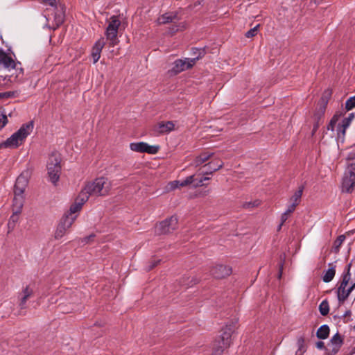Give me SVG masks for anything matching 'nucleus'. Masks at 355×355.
<instances>
[{
    "label": "nucleus",
    "mask_w": 355,
    "mask_h": 355,
    "mask_svg": "<svg viewBox=\"0 0 355 355\" xmlns=\"http://www.w3.org/2000/svg\"><path fill=\"white\" fill-rule=\"evenodd\" d=\"M355 288V282L349 286L350 291L352 292Z\"/></svg>",
    "instance_id": "54"
},
{
    "label": "nucleus",
    "mask_w": 355,
    "mask_h": 355,
    "mask_svg": "<svg viewBox=\"0 0 355 355\" xmlns=\"http://www.w3.org/2000/svg\"><path fill=\"white\" fill-rule=\"evenodd\" d=\"M20 213H15V211H13L12 215L10 216L8 223V226L10 229H13L15 223L17 222L19 219V214Z\"/></svg>",
    "instance_id": "34"
},
{
    "label": "nucleus",
    "mask_w": 355,
    "mask_h": 355,
    "mask_svg": "<svg viewBox=\"0 0 355 355\" xmlns=\"http://www.w3.org/2000/svg\"><path fill=\"white\" fill-rule=\"evenodd\" d=\"M319 127V121H318L313 126V133H314Z\"/></svg>",
    "instance_id": "53"
},
{
    "label": "nucleus",
    "mask_w": 355,
    "mask_h": 355,
    "mask_svg": "<svg viewBox=\"0 0 355 355\" xmlns=\"http://www.w3.org/2000/svg\"><path fill=\"white\" fill-rule=\"evenodd\" d=\"M304 190V186H301L299 187L298 190L296 191L294 194L290 198V202L294 203L296 205H298Z\"/></svg>",
    "instance_id": "29"
},
{
    "label": "nucleus",
    "mask_w": 355,
    "mask_h": 355,
    "mask_svg": "<svg viewBox=\"0 0 355 355\" xmlns=\"http://www.w3.org/2000/svg\"><path fill=\"white\" fill-rule=\"evenodd\" d=\"M87 200L88 196L81 191L74 203L70 207L69 211L64 215L77 216L76 214L81 209L82 206Z\"/></svg>",
    "instance_id": "14"
},
{
    "label": "nucleus",
    "mask_w": 355,
    "mask_h": 355,
    "mask_svg": "<svg viewBox=\"0 0 355 355\" xmlns=\"http://www.w3.org/2000/svg\"><path fill=\"white\" fill-rule=\"evenodd\" d=\"M46 7L44 17L48 22L53 21V28H58L64 20V7L60 0H43Z\"/></svg>",
    "instance_id": "1"
},
{
    "label": "nucleus",
    "mask_w": 355,
    "mask_h": 355,
    "mask_svg": "<svg viewBox=\"0 0 355 355\" xmlns=\"http://www.w3.org/2000/svg\"><path fill=\"white\" fill-rule=\"evenodd\" d=\"M354 118V114L350 113L349 116L345 118L340 124H338L336 128L338 137H344L347 128L349 126L352 121Z\"/></svg>",
    "instance_id": "20"
},
{
    "label": "nucleus",
    "mask_w": 355,
    "mask_h": 355,
    "mask_svg": "<svg viewBox=\"0 0 355 355\" xmlns=\"http://www.w3.org/2000/svg\"><path fill=\"white\" fill-rule=\"evenodd\" d=\"M260 204L259 200H254L253 202H247L243 204L244 208H250V207H254L259 206Z\"/></svg>",
    "instance_id": "41"
},
{
    "label": "nucleus",
    "mask_w": 355,
    "mask_h": 355,
    "mask_svg": "<svg viewBox=\"0 0 355 355\" xmlns=\"http://www.w3.org/2000/svg\"><path fill=\"white\" fill-rule=\"evenodd\" d=\"M94 237V234H91L89 236L84 238V242L88 243Z\"/></svg>",
    "instance_id": "52"
},
{
    "label": "nucleus",
    "mask_w": 355,
    "mask_h": 355,
    "mask_svg": "<svg viewBox=\"0 0 355 355\" xmlns=\"http://www.w3.org/2000/svg\"><path fill=\"white\" fill-rule=\"evenodd\" d=\"M297 344H298L299 348H298L297 351L296 352V355H302L305 352V349L304 347V339L303 338L299 339L297 341Z\"/></svg>",
    "instance_id": "38"
},
{
    "label": "nucleus",
    "mask_w": 355,
    "mask_h": 355,
    "mask_svg": "<svg viewBox=\"0 0 355 355\" xmlns=\"http://www.w3.org/2000/svg\"><path fill=\"white\" fill-rule=\"evenodd\" d=\"M30 177V173L28 171H23L17 178L14 187V191L24 193Z\"/></svg>",
    "instance_id": "15"
},
{
    "label": "nucleus",
    "mask_w": 355,
    "mask_h": 355,
    "mask_svg": "<svg viewBox=\"0 0 355 355\" xmlns=\"http://www.w3.org/2000/svg\"><path fill=\"white\" fill-rule=\"evenodd\" d=\"M178 184H179V180H175V181L170 182L167 185V189L168 191L174 190V189L180 187Z\"/></svg>",
    "instance_id": "39"
},
{
    "label": "nucleus",
    "mask_w": 355,
    "mask_h": 355,
    "mask_svg": "<svg viewBox=\"0 0 355 355\" xmlns=\"http://www.w3.org/2000/svg\"><path fill=\"white\" fill-rule=\"evenodd\" d=\"M25 201L24 193L14 191L12 202V211L15 213H21Z\"/></svg>",
    "instance_id": "19"
},
{
    "label": "nucleus",
    "mask_w": 355,
    "mask_h": 355,
    "mask_svg": "<svg viewBox=\"0 0 355 355\" xmlns=\"http://www.w3.org/2000/svg\"><path fill=\"white\" fill-rule=\"evenodd\" d=\"M108 24L105 29V35L110 46L116 45L118 40V32L121 25V21L118 16L113 15L108 20Z\"/></svg>",
    "instance_id": "6"
},
{
    "label": "nucleus",
    "mask_w": 355,
    "mask_h": 355,
    "mask_svg": "<svg viewBox=\"0 0 355 355\" xmlns=\"http://www.w3.org/2000/svg\"><path fill=\"white\" fill-rule=\"evenodd\" d=\"M288 214H287L286 211H285L284 213H283V214H282V217H281V221H282V223H281V224H280V225H279V230H280V229H281L282 225L284 224V223L287 220V218H288Z\"/></svg>",
    "instance_id": "46"
},
{
    "label": "nucleus",
    "mask_w": 355,
    "mask_h": 355,
    "mask_svg": "<svg viewBox=\"0 0 355 355\" xmlns=\"http://www.w3.org/2000/svg\"><path fill=\"white\" fill-rule=\"evenodd\" d=\"M160 262V259H154L153 260L150 265L148 266V270H150L154 268L157 264Z\"/></svg>",
    "instance_id": "45"
},
{
    "label": "nucleus",
    "mask_w": 355,
    "mask_h": 355,
    "mask_svg": "<svg viewBox=\"0 0 355 355\" xmlns=\"http://www.w3.org/2000/svg\"><path fill=\"white\" fill-rule=\"evenodd\" d=\"M331 94H332V92L329 89L324 90V92H323L322 96L320 98V104H321L320 110L318 113L315 114V117H317L318 120L320 119V118L324 115V111L326 109V106L328 103V101H329Z\"/></svg>",
    "instance_id": "21"
},
{
    "label": "nucleus",
    "mask_w": 355,
    "mask_h": 355,
    "mask_svg": "<svg viewBox=\"0 0 355 355\" xmlns=\"http://www.w3.org/2000/svg\"><path fill=\"white\" fill-rule=\"evenodd\" d=\"M297 206V205H296L295 204L291 202V204L288 206V208L285 211L287 214H290L295 211Z\"/></svg>",
    "instance_id": "44"
},
{
    "label": "nucleus",
    "mask_w": 355,
    "mask_h": 355,
    "mask_svg": "<svg viewBox=\"0 0 355 355\" xmlns=\"http://www.w3.org/2000/svg\"><path fill=\"white\" fill-rule=\"evenodd\" d=\"M76 219V216L64 215L60 220L55 232L56 239H61L71 227Z\"/></svg>",
    "instance_id": "9"
},
{
    "label": "nucleus",
    "mask_w": 355,
    "mask_h": 355,
    "mask_svg": "<svg viewBox=\"0 0 355 355\" xmlns=\"http://www.w3.org/2000/svg\"><path fill=\"white\" fill-rule=\"evenodd\" d=\"M329 327L327 324H323L319 327L316 332V336L319 339H326L329 335Z\"/></svg>",
    "instance_id": "28"
},
{
    "label": "nucleus",
    "mask_w": 355,
    "mask_h": 355,
    "mask_svg": "<svg viewBox=\"0 0 355 355\" xmlns=\"http://www.w3.org/2000/svg\"><path fill=\"white\" fill-rule=\"evenodd\" d=\"M214 155L213 153H210L208 151H205L201 153L198 156H197L193 160V165L195 167H198L202 164L203 163L208 161L212 156Z\"/></svg>",
    "instance_id": "25"
},
{
    "label": "nucleus",
    "mask_w": 355,
    "mask_h": 355,
    "mask_svg": "<svg viewBox=\"0 0 355 355\" xmlns=\"http://www.w3.org/2000/svg\"><path fill=\"white\" fill-rule=\"evenodd\" d=\"M203 54V51H201L199 55L193 58H185L184 60L178 59L173 62V66L171 70L173 74H178L183 71L191 68L195 64L196 60H199Z\"/></svg>",
    "instance_id": "8"
},
{
    "label": "nucleus",
    "mask_w": 355,
    "mask_h": 355,
    "mask_svg": "<svg viewBox=\"0 0 355 355\" xmlns=\"http://www.w3.org/2000/svg\"><path fill=\"white\" fill-rule=\"evenodd\" d=\"M347 160H354V159H355V150H352V151H350L347 154Z\"/></svg>",
    "instance_id": "47"
},
{
    "label": "nucleus",
    "mask_w": 355,
    "mask_h": 355,
    "mask_svg": "<svg viewBox=\"0 0 355 355\" xmlns=\"http://www.w3.org/2000/svg\"><path fill=\"white\" fill-rule=\"evenodd\" d=\"M350 313H350V311H346V312H345V313L344 316L349 315H350Z\"/></svg>",
    "instance_id": "55"
},
{
    "label": "nucleus",
    "mask_w": 355,
    "mask_h": 355,
    "mask_svg": "<svg viewBox=\"0 0 355 355\" xmlns=\"http://www.w3.org/2000/svg\"><path fill=\"white\" fill-rule=\"evenodd\" d=\"M179 30V27L178 26H173V27L170 28L171 33H175Z\"/></svg>",
    "instance_id": "51"
},
{
    "label": "nucleus",
    "mask_w": 355,
    "mask_h": 355,
    "mask_svg": "<svg viewBox=\"0 0 355 355\" xmlns=\"http://www.w3.org/2000/svg\"><path fill=\"white\" fill-rule=\"evenodd\" d=\"M174 123L172 121H166L165 123H159L155 128L154 131L157 134H165L171 132L174 129Z\"/></svg>",
    "instance_id": "24"
},
{
    "label": "nucleus",
    "mask_w": 355,
    "mask_h": 355,
    "mask_svg": "<svg viewBox=\"0 0 355 355\" xmlns=\"http://www.w3.org/2000/svg\"><path fill=\"white\" fill-rule=\"evenodd\" d=\"M178 227V218L171 216L167 218L156 226V232L158 234H169Z\"/></svg>",
    "instance_id": "10"
},
{
    "label": "nucleus",
    "mask_w": 355,
    "mask_h": 355,
    "mask_svg": "<svg viewBox=\"0 0 355 355\" xmlns=\"http://www.w3.org/2000/svg\"><path fill=\"white\" fill-rule=\"evenodd\" d=\"M355 187V163H348L342 179V191L350 193Z\"/></svg>",
    "instance_id": "7"
},
{
    "label": "nucleus",
    "mask_w": 355,
    "mask_h": 355,
    "mask_svg": "<svg viewBox=\"0 0 355 355\" xmlns=\"http://www.w3.org/2000/svg\"><path fill=\"white\" fill-rule=\"evenodd\" d=\"M223 166V162L220 159H214L211 162L205 164L203 168L206 170L202 171V174L208 175L212 174L213 172L216 171L221 168Z\"/></svg>",
    "instance_id": "23"
},
{
    "label": "nucleus",
    "mask_w": 355,
    "mask_h": 355,
    "mask_svg": "<svg viewBox=\"0 0 355 355\" xmlns=\"http://www.w3.org/2000/svg\"><path fill=\"white\" fill-rule=\"evenodd\" d=\"M196 182V179L194 178V175H190V176H188L186 179H184V180H182V181H180L179 180V187H185V186H187L189 184H193L194 185V183Z\"/></svg>",
    "instance_id": "33"
},
{
    "label": "nucleus",
    "mask_w": 355,
    "mask_h": 355,
    "mask_svg": "<svg viewBox=\"0 0 355 355\" xmlns=\"http://www.w3.org/2000/svg\"><path fill=\"white\" fill-rule=\"evenodd\" d=\"M15 62L10 55L0 48V66L10 71L12 67H15Z\"/></svg>",
    "instance_id": "17"
},
{
    "label": "nucleus",
    "mask_w": 355,
    "mask_h": 355,
    "mask_svg": "<svg viewBox=\"0 0 355 355\" xmlns=\"http://www.w3.org/2000/svg\"><path fill=\"white\" fill-rule=\"evenodd\" d=\"M209 179H210V178H209V177H205V178H200L199 180L196 179V182L194 183V187L202 186L204 181L209 180Z\"/></svg>",
    "instance_id": "43"
},
{
    "label": "nucleus",
    "mask_w": 355,
    "mask_h": 355,
    "mask_svg": "<svg viewBox=\"0 0 355 355\" xmlns=\"http://www.w3.org/2000/svg\"><path fill=\"white\" fill-rule=\"evenodd\" d=\"M355 107V96L349 98L345 102V109L349 111Z\"/></svg>",
    "instance_id": "36"
},
{
    "label": "nucleus",
    "mask_w": 355,
    "mask_h": 355,
    "mask_svg": "<svg viewBox=\"0 0 355 355\" xmlns=\"http://www.w3.org/2000/svg\"><path fill=\"white\" fill-rule=\"evenodd\" d=\"M343 343V340L340 335L338 333L336 334L329 340L328 347L326 349V354L336 355L339 352Z\"/></svg>",
    "instance_id": "12"
},
{
    "label": "nucleus",
    "mask_w": 355,
    "mask_h": 355,
    "mask_svg": "<svg viewBox=\"0 0 355 355\" xmlns=\"http://www.w3.org/2000/svg\"><path fill=\"white\" fill-rule=\"evenodd\" d=\"M259 27V25L258 24L256 26H254V28H252L250 30H249L248 31H247L245 33V37L248 38H250V37L255 36L257 34Z\"/></svg>",
    "instance_id": "37"
},
{
    "label": "nucleus",
    "mask_w": 355,
    "mask_h": 355,
    "mask_svg": "<svg viewBox=\"0 0 355 355\" xmlns=\"http://www.w3.org/2000/svg\"><path fill=\"white\" fill-rule=\"evenodd\" d=\"M111 184L105 178L101 177L88 183L82 190L83 193L89 196H106L110 190Z\"/></svg>",
    "instance_id": "4"
},
{
    "label": "nucleus",
    "mask_w": 355,
    "mask_h": 355,
    "mask_svg": "<svg viewBox=\"0 0 355 355\" xmlns=\"http://www.w3.org/2000/svg\"><path fill=\"white\" fill-rule=\"evenodd\" d=\"M177 18V15L173 13H165L160 16L158 19V24H165L167 23L173 22Z\"/></svg>",
    "instance_id": "27"
},
{
    "label": "nucleus",
    "mask_w": 355,
    "mask_h": 355,
    "mask_svg": "<svg viewBox=\"0 0 355 355\" xmlns=\"http://www.w3.org/2000/svg\"><path fill=\"white\" fill-rule=\"evenodd\" d=\"M315 346L319 349H325L326 350V349H327L324 346V343L322 341L317 342L315 344Z\"/></svg>",
    "instance_id": "49"
},
{
    "label": "nucleus",
    "mask_w": 355,
    "mask_h": 355,
    "mask_svg": "<svg viewBox=\"0 0 355 355\" xmlns=\"http://www.w3.org/2000/svg\"><path fill=\"white\" fill-rule=\"evenodd\" d=\"M105 44V42H104V40L100 39L96 42L94 46L92 47L91 55L94 64L99 60L102 49H103Z\"/></svg>",
    "instance_id": "22"
},
{
    "label": "nucleus",
    "mask_w": 355,
    "mask_h": 355,
    "mask_svg": "<svg viewBox=\"0 0 355 355\" xmlns=\"http://www.w3.org/2000/svg\"><path fill=\"white\" fill-rule=\"evenodd\" d=\"M8 123L7 116L5 114L0 115V130H1Z\"/></svg>",
    "instance_id": "42"
},
{
    "label": "nucleus",
    "mask_w": 355,
    "mask_h": 355,
    "mask_svg": "<svg viewBox=\"0 0 355 355\" xmlns=\"http://www.w3.org/2000/svg\"><path fill=\"white\" fill-rule=\"evenodd\" d=\"M12 96H13V92H5L3 94H0V96H3V97H11Z\"/></svg>",
    "instance_id": "50"
},
{
    "label": "nucleus",
    "mask_w": 355,
    "mask_h": 355,
    "mask_svg": "<svg viewBox=\"0 0 355 355\" xmlns=\"http://www.w3.org/2000/svg\"><path fill=\"white\" fill-rule=\"evenodd\" d=\"M349 279L347 275H343L342 281L337 290V297L340 303H343L351 293L349 287H347Z\"/></svg>",
    "instance_id": "11"
},
{
    "label": "nucleus",
    "mask_w": 355,
    "mask_h": 355,
    "mask_svg": "<svg viewBox=\"0 0 355 355\" xmlns=\"http://www.w3.org/2000/svg\"><path fill=\"white\" fill-rule=\"evenodd\" d=\"M130 148L132 151L139 153H148L150 154H155L158 152L159 146H150L144 142H136L131 143Z\"/></svg>",
    "instance_id": "13"
},
{
    "label": "nucleus",
    "mask_w": 355,
    "mask_h": 355,
    "mask_svg": "<svg viewBox=\"0 0 355 355\" xmlns=\"http://www.w3.org/2000/svg\"><path fill=\"white\" fill-rule=\"evenodd\" d=\"M10 70H15V73L10 75L14 81L19 82L23 79L24 69L20 62H15V67H12Z\"/></svg>",
    "instance_id": "26"
},
{
    "label": "nucleus",
    "mask_w": 355,
    "mask_h": 355,
    "mask_svg": "<svg viewBox=\"0 0 355 355\" xmlns=\"http://www.w3.org/2000/svg\"><path fill=\"white\" fill-rule=\"evenodd\" d=\"M33 129V123L32 121L23 124L16 132L0 144V148H17L23 144L28 135L32 132Z\"/></svg>",
    "instance_id": "2"
},
{
    "label": "nucleus",
    "mask_w": 355,
    "mask_h": 355,
    "mask_svg": "<svg viewBox=\"0 0 355 355\" xmlns=\"http://www.w3.org/2000/svg\"><path fill=\"white\" fill-rule=\"evenodd\" d=\"M60 157L58 153H53L49 157L47 162V171L50 181L56 184L60 179L61 173Z\"/></svg>",
    "instance_id": "5"
},
{
    "label": "nucleus",
    "mask_w": 355,
    "mask_h": 355,
    "mask_svg": "<svg viewBox=\"0 0 355 355\" xmlns=\"http://www.w3.org/2000/svg\"><path fill=\"white\" fill-rule=\"evenodd\" d=\"M236 329V324L231 323L223 329V333L213 345V355H220L232 343L231 337Z\"/></svg>",
    "instance_id": "3"
},
{
    "label": "nucleus",
    "mask_w": 355,
    "mask_h": 355,
    "mask_svg": "<svg viewBox=\"0 0 355 355\" xmlns=\"http://www.w3.org/2000/svg\"><path fill=\"white\" fill-rule=\"evenodd\" d=\"M342 115H343L342 113H336L333 116V117L331 118V119L330 120V121L327 125L328 130L334 131L337 122L338 121V120L340 119V118L342 116Z\"/></svg>",
    "instance_id": "31"
},
{
    "label": "nucleus",
    "mask_w": 355,
    "mask_h": 355,
    "mask_svg": "<svg viewBox=\"0 0 355 355\" xmlns=\"http://www.w3.org/2000/svg\"><path fill=\"white\" fill-rule=\"evenodd\" d=\"M319 311L322 315L324 316L329 313V306L327 300H323L319 305Z\"/></svg>",
    "instance_id": "32"
},
{
    "label": "nucleus",
    "mask_w": 355,
    "mask_h": 355,
    "mask_svg": "<svg viewBox=\"0 0 355 355\" xmlns=\"http://www.w3.org/2000/svg\"><path fill=\"white\" fill-rule=\"evenodd\" d=\"M336 274V270L334 267H331L327 270L324 272V275L322 276V280L323 282L327 283L331 282Z\"/></svg>",
    "instance_id": "30"
},
{
    "label": "nucleus",
    "mask_w": 355,
    "mask_h": 355,
    "mask_svg": "<svg viewBox=\"0 0 355 355\" xmlns=\"http://www.w3.org/2000/svg\"><path fill=\"white\" fill-rule=\"evenodd\" d=\"M211 275L217 279L224 278L232 273L231 268L224 265H217L211 270Z\"/></svg>",
    "instance_id": "18"
},
{
    "label": "nucleus",
    "mask_w": 355,
    "mask_h": 355,
    "mask_svg": "<svg viewBox=\"0 0 355 355\" xmlns=\"http://www.w3.org/2000/svg\"><path fill=\"white\" fill-rule=\"evenodd\" d=\"M33 294V289L30 286L28 285L23 288L19 297V306L21 310H24L27 308L26 302L30 297H31Z\"/></svg>",
    "instance_id": "16"
},
{
    "label": "nucleus",
    "mask_w": 355,
    "mask_h": 355,
    "mask_svg": "<svg viewBox=\"0 0 355 355\" xmlns=\"http://www.w3.org/2000/svg\"><path fill=\"white\" fill-rule=\"evenodd\" d=\"M345 240V236L340 235L334 242V245L336 248H338Z\"/></svg>",
    "instance_id": "40"
},
{
    "label": "nucleus",
    "mask_w": 355,
    "mask_h": 355,
    "mask_svg": "<svg viewBox=\"0 0 355 355\" xmlns=\"http://www.w3.org/2000/svg\"><path fill=\"white\" fill-rule=\"evenodd\" d=\"M197 279L193 277H184L182 278V284L187 287L192 286L197 283Z\"/></svg>",
    "instance_id": "35"
},
{
    "label": "nucleus",
    "mask_w": 355,
    "mask_h": 355,
    "mask_svg": "<svg viewBox=\"0 0 355 355\" xmlns=\"http://www.w3.org/2000/svg\"><path fill=\"white\" fill-rule=\"evenodd\" d=\"M351 267H352V263H349L346 266V272L345 274H343V275H347L349 279H350V278H351V273H350Z\"/></svg>",
    "instance_id": "48"
}]
</instances>
